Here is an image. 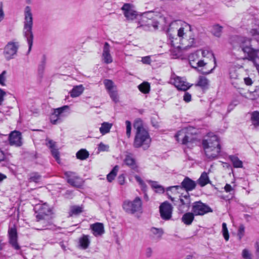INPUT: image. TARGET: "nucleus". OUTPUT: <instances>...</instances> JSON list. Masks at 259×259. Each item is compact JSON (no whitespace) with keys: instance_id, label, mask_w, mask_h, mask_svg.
<instances>
[{"instance_id":"473e14b6","label":"nucleus","mask_w":259,"mask_h":259,"mask_svg":"<svg viewBox=\"0 0 259 259\" xmlns=\"http://www.w3.org/2000/svg\"><path fill=\"white\" fill-rule=\"evenodd\" d=\"M28 180L30 182H34L36 183H38L41 178V176L37 172H33L29 175Z\"/></svg>"},{"instance_id":"bf43d9fd","label":"nucleus","mask_w":259,"mask_h":259,"mask_svg":"<svg viewBox=\"0 0 259 259\" xmlns=\"http://www.w3.org/2000/svg\"><path fill=\"white\" fill-rule=\"evenodd\" d=\"M185 34V33L184 32V27H181L178 30V34L177 36L179 37L183 38L184 35Z\"/></svg>"},{"instance_id":"6e6552de","label":"nucleus","mask_w":259,"mask_h":259,"mask_svg":"<svg viewBox=\"0 0 259 259\" xmlns=\"http://www.w3.org/2000/svg\"><path fill=\"white\" fill-rule=\"evenodd\" d=\"M190 204L191 198L189 193H186L185 194H182L178 200L176 201V203H174V205L177 206L180 213L187 211L190 207Z\"/></svg>"},{"instance_id":"5fc2aeb1","label":"nucleus","mask_w":259,"mask_h":259,"mask_svg":"<svg viewBox=\"0 0 259 259\" xmlns=\"http://www.w3.org/2000/svg\"><path fill=\"white\" fill-rule=\"evenodd\" d=\"M6 96V92L0 88V105L3 104L4 97Z\"/></svg>"},{"instance_id":"f03ea898","label":"nucleus","mask_w":259,"mask_h":259,"mask_svg":"<svg viewBox=\"0 0 259 259\" xmlns=\"http://www.w3.org/2000/svg\"><path fill=\"white\" fill-rule=\"evenodd\" d=\"M133 126L136 130L133 146L136 148L143 147L144 150L147 149L150 147L151 139L148 132L143 126L142 120L136 119Z\"/></svg>"},{"instance_id":"f3484780","label":"nucleus","mask_w":259,"mask_h":259,"mask_svg":"<svg viewBox=\"0 0 259 259\" xmlns=\"http://www.w3.org/2000/svg\"><path fill=\"white\" fill-rule=\"evenodd\" d=\"M173 79V84L179 90L186 91L191 85L184 80V79L175 74L171 75V80Z\"/></svg>"},{"instance_id":"6e6d98bb","label":"nucleus","mask_w":259,"mask_h":259,"mask_svg":"<svg viewBox=\"0 0 259 259\" xmlns=\"http://www.w3.org/2000/svg\"><path fill=\"white\" fill-rule=\"evenodd\" d=\"M183 99L186 102H189L191 100V94L188 92H186L184 95Z\"/></svg>"},{"instance_id":"13d9d810","label":"nucleus","mask_w":259,"mask_h":259,"mask_svg":"<svg viewBox=\"0 0 259 259\" xmlns=\"http://www.w3.org/2000/svg\"><path fill=\"white\" fill-rule=\"evenodd\" d=\"M151 60L149 56L144 57L142 59V62L145 64H150Z\"/></svg>"},{"instance_id":"ea45409f","label":"nucleus","mask_w":259,"mask_h":259,"mask_svg":"<svg viewBox=\"0 0 259 259\" xmlns=\"http://www.w3.org/2000/svg\"><path fill=\"white\" fill-rule=\"evenodd\" d=\"M150 88V84L148 82H143L138 86L139 90L144 94L149 93Z\"/></svg>"},{"instance_id":"412c9836","label":"nucleus","mask_w":259,"mask_h":259,"mask_svg":"<svg viewBox=\"0 0 259 259\" xmlns=\"http://www.w3.org/2000/svg\"><path fill=\"white\" fill-rule=\"evenodd\" d=\"M124 162L133 170L138 171V166L132 154L128 153L125 155Z\"/></svg>"},{"instance_id":"9d476101","label":"nucleus","mask_w":259,"mask_h":259,"mask_svg":"<svg viewBox=\"0 0 259 259\" xmlns=\"http://www.w3.org/2000/svg\"><path fill=\"white\" fill-rule=\"evenodd\" d=\"M34 209L36 212H37L36 215L37 222L45 220L52 212L50 207L47 203L37 204Z\"/></svg>"},{"instance_id":"20e7f679","label":"nucleus","mask_w":259,"mask_h":259,"mask_svg":"<svg viewBox=\"0 0 259 259\" xmlns=\"http://www.w3.org/2000/svg\"><path fill=\"white\" fill-rule=\"evenodd\" d=\"M33 17L31 12V9L29 6H26L24 9V21L23 29V34L26 39L28 45V50L27 54H29L32 49L33 42V34L32 32Z\"/></svg>"},{"instance_id":"4d7b16f0","label":"nucleus","mask_w":259,"mask_h":259,"mask_svg":"<svg viewBox=\"0 0 259 259\" xmlns=\"http://www.w3.org/2000/svg\"><path fill=\"white\" fill-rule=\"evenodd\" d=\"M117 181L119 184L122 185L124 183L125 177L123 174L119 175L117 178Z\"/></svg>"},{"instance_id":"f257e3e1","label":"nucleus","mask_w":259,"mask_h":259,"mask_svg":"<svg viewBox=\"0 0 259 259\" xmlns=\"http://www.w3.org/2000/svg\"><path fill=\"white\" fill-rule=\"evenodd\" d=\"M251 40V38L236 35L232 37L231 44L234 49L242 51L246 55L243 59L251 61L259 72V49L252 47Z\"/></svg>"},{"instance_id":"6ab92c4d","label":"nucleus","mask_w":259,"mask_h":259,"mask_svg":"<svg viewBox=\"0 0 259 259\" xmlns=\"http://www.w3.org/2000/svg\"><path fill=\"white\" fill-rule=\"evenodd\" d=\"M121 10L123 11L124 16L128 20H134L137 15V12L132 9L130 4H124Z\"/></svg>"},{"instance_id":"b1692460","label":"nucleus","mask_w":259,"mask_h":259,"mask_svg":"<svg viewBox=\"0 0 259 259\" xmlns=\"http://www.w3.org/2000/svg\"><path fill=\"white\" fill-rule=\"evenodd\" d=\"M197 182L198 184L202 187L205 186L207 184H210L211 183L207 173L205 171L201 174L200 178L197 180Z\"/></svg>"},{"instance_id":"5701e85b","label":"nucleus","mask_w":259,"mask_h":259,"mask_svg":"<svg viewBox=\"0 0 259 259\" xmlns=\"http://www.w3.org/2000/svg\"><path fill=\"white\" fill-rule=\"evenodd\" d=\"M93 234L95 236H100L104 233V226L100 223H96L91 226Z\"/></svg>"},{"instance_id":"4be33fe9","label":"nucleus","mask_w":259,"mask_h":259,"mask_svg":"<svg viewBox=\"0 0 259 259\" xmlns=\"http://www.w3.org/2000/svg\"><path fill=\"white\" fill-rule=\"evenodd\" d=\"M102 57L105 63L109 64L112 62V57L110 54V46L107 42L104 44Z\"/></svg>"},{"instance_id":"dca6fc26","label":"nucleus","mask_w":259,"mask_h":259,"mask_svg":"<svg viewBox=\"0 0 259 259\" xmlns=\"http://www.w3.org/2000/svg\"><path fill=\"white\" fill-rule=\"evenodd\" d=\"M182 134L180 133H178L175 135L176 139L178 142L181 141L182 144L186 145L188 148L193 146V144L196 141L195 137H194L191 134L188 133L187 134H185L182 140L180 141L179 137Z\"/></svg>"},{"instance_id":"39448f33","label":"nucleus","mask_w":259,"mask_h":259,"mask_svg":"<svg viewBox=\"0 0 259 259\" xmlns=\"http://www.w3.org/2000/svg\"><path fill=\"white\" fill-rule=\"evenodd\" d=\"M122 206L124 211L128 214H134L142 211V202L139 197H136L133 201H124Z\"/></svg>"},{"instance_id":"2eb2a0df","label":"nucleus","mask_w":259,"mask_h":259,"mask_svg":"<svg viewBox=\"0 0 259 259\" xmlns=\"http://www.w3.org/2000/svg\"><path fill=\"white\" fill-rule=\"evenodd\" d=\"M8 139L11 146L19 147L23 144L22 134L19 131H14L11 132L9 135Z\"/></svg>"},{"instance_id":"a19ab883","label":"nucleus","mask_w":259,"mask_h":259,"mask_svg":"<svg viewBox=\"0 0 259 259\" xmlns=\"http://www.w3.org/2000/svg\"><path fill=\"white\" fill-rule=\"evenodd\" d=\"M47 58L45 55L42 56L41 61L38 66V71L39 74H42L45 69Z\"/></svg>"},{"instance_id":"72a5a7b5","label":"nucleus","mask_w":259,"mask_h":259,"mask_svg":"<svg viewBox=\"0 0 259 259\" xmlns=\"http://www.w3.org/2000/svg\"><path fill=\"white\" fill-rule=\"evenodd\" d=\"M119 169L118 165H115L112 170L107 175V180L109 182H111L115 178Z\"/></svg>"},{"instance_id":"49530a36","label":"nucleus","mask_w":259,"mask_h":259,"mask_svg":"<svg viewBox=\"0 0 259 259\" xmlns=\"http://www.w3.org/2000/svg\"><path fill=\"white\" fill-rule=\"evenodd\" d=\"M251 99L255 100L259 97V85L256 86L253 91L250 93Z\"/></svg>"},{"instance_id":"052dcab7","label":"nucleus","mask_w":259,"mask_h":259,"mask_svg":"<svg viewBox=\"0 0 259 259\" xmlns=\"http://www.w3.org/2000/svg\"><path fill=\"white\" fill-rule=\"evenodd\" d=\"M3 3L1 2L0 4V22L3 19L4 17V12L3 9Z\"/></svg>"},{"instance_id":"0e129e2a","label":"nucleus","mask_w":259,"mask_h":259,"mask_svg":"<svg viewBox=\"0 0 259 259\" xmlns=\"http://www.w3.org/2000/svg\"><path fill=\"white\" fill-rule=\"evenodd\" d=\"M224 189L226 192H230L233 190L232 186L228 184H226Z\"/></svg>"},{"instance_id":"f704fd0d","label":"nucleus","mask_w":259,"mask_h":259,"mask_svg":"<svg viewBox=\"0 0 259 259\" xmlns=\"http://www.w3.org/2000/svg\"><path fill=\"white\" fill-rule=\"evenodd\" d=\"M103 83L107 92L116 88V86L112 80L105 79L103 80Z\"/></svg>"},{"instance_id":"2f4dec72","label":"nucleus","mask_w":259,"mask_h":259,"mask_svg":"<svg viewBox=\"0 0 259 259\" xmlns=\"http://www.w3.org/2000/svg\"><path fill=\"white\" fill-rule=\"evenodd\" d=\"M150 232L158 240L161 238V237L164 233L163 230L162 228H157L155 227H152L150 229Z\"/></svg>"},{"instance_id":"de8ad7c7","label":"nucleus","mask_w":259,"mask_h":259,"mask_svg":"<svg viewBox=\"0 0 259 259\" xmlns=\"http://www.w3.org/2000/svg\"><path fill=\"white\" fill-rule=\"evenodd\" d=\"M126 125V135L127 138H130L131 136L132 124L129 120L125 121Z\"/></svg>"},{"instance_id":"a18cd8bd","label":"nucleus","mask_w":259,"mask_h":259,"mask_svg":"<svg viewBox=\"0 0 259 259\" xmlns=\"http://www.w3.org/2000/svg\"><path fill=\"white\" fill-rule=\"evenodd\" d=\"M249 34L254 37V39L259 42V31L256 29H251Z\"/></svg>"},{"instance_id":"79ce46f5","label":"nucleus","mask_w":259,"mask_h":259,"mask_svg":"<svg viewBox=\"0 0 259 259\" xmlns=\"http://www.w3.org/2000/svg\"><path fill=\"white\" fill-rule=\"evenodd\" d=\"M70 211L72 214L77 215L82 212V207L79 206H73L71 208Z\"/></svg>"},{"instance_id":"c03bdc74","label":"nucleus","mask_w":259,"mask_h":259,"mask_svg":"<svg viewBox=\"0 0 259 259\" xmlns=\"http://www.w3.org/2000/svg\"><path fill=\"white\" fill-rule=\"evenodd\" d=\"M201 54H202V56L203 57H207V56H209L208 57L210 56V57H212L213 60L214 64H216V59H215L214 55L212 52H210L208 50H202L201 51Z\"/></svg>"},{"instance_id":"7c9ffc66","label":"nucleus","mask_w":259,"mask_h":259,"mask_svg":"<svg viewBox=\"0 0 259 259\" xmlns=\"http://www.w3.org/2000/svg\"><path fill=\"white\" fill-rule=\"evenodd\" d=\"M112 126V123L109 122H104L102 123L101 126L100 127V132L103 135H105L110 132V130Z\"/></svg>"},{"instance_id":"ddd939ff","label":"nucleus","mask_w":259,"mask_h":259,"mask_svg":"<svg viewBox=\"0 0 259 259\" xmlns=\"http://www.w3.org/2000/svg\"><path fill=\"white\" fill-rule=\"evenodd\" d=\"M173 207L167 201L162 203L159 206V212L161 218L165 221L169 220L172 217Z\"/></svg>"},{"instance_id":"c9c22d12","label":"nucleus","mask_w":259,"mask_h":259,"mask_svg":"<svg viewBox=\"0 0 259 259\" xmlns=\"http://www.w3.org/2000/svg\"><path fill=\"white\" fill-rule=\"evenodd\" d=\"M158 26V23L157 21H154L152 20H149L147 24L146 25H141L140 27H144L145 30H150L151 27H153L154 29H157Z\"/></svg>"},{"instance_id":"e433bc0d","label":"nucleus","mask_w":259,"mask_h":259,"mask_svg":"<svg viewBox=\"0 0 259 259\" xmlns=\"http://www.w3.org/2000/svg\"><path fill=\"white\" fill-rule=\"evenodd\" d=\"M223 27L218 24L214 25L212 26L211 32L214 36L220 37L222 34Z\"/></svg>"},{"instance_id":"aec40b11","label":"nucleus","mask_w":259,"mask_h":259,"mask_svg":"<svg viewBox=\"0 0 259 259\" xmlns=\"http://www.w3.org/2000/svg\"><path fill=\"white\" fill-rule=\"evenodd\" d=\"M46 145L51 149L52 155L56 159L58 163H60V152L56 148V142L52 140H49Z\"/></svg>"},{"instance_id":"e2e57ef3","label":"nucleus","mask_w":259,"mask_h":259,"mask_svg":"<svg viewBox=\"0 0 259 259\" xmlns=\"http://www.w3.org/2000/svg\"><path fill=\"white\" fill-rule=\"evenodd\" d=\"M255 248L256 250L255 252V255L256 257V259H259V243L258 242L255 243Z\"/></svg>"},{"instance_id":"c85d7f7f","label":"nucleus","mask_w":259,"mask_h":259,"mask_svg":"<svg viewBox=\"0 0 259 259\" xmlns=\"http://www.w3.org/2000/svg\"><path fill=\"white\" fill-rule=\"evenodd\" d=\"M229 158L232 162L234 167L242 168L243 167V163L242 161L239 160L237 156L235 155H230Z\"/></svg>"},{"instance_id":"37998d69","label":"nucleus","mask_w":259,"mask_h":259,"mask_svg":"<svg viewBox=\"0 0 259 259\" xmlns=\"http://www.w3.org/2000/svg\"><path fill=\"white\" fill-rule=\"evenodd\" d=\"M222 232L225 239L228 241L229 239V235L227 227V224L225 223H223L222 224Z\"/></svg>"},{"instance_id":"393cba45","label":"nucleus","mask_w":259,"mask_h":259,"mask_svg":"<svg viewBox=\"0 0 259 259\" xmlns=\"http://www.w3.org/2000/svg\"><path fill=\"white\" fill-rule=\"evenodd\" d=\"M195 214L193 212H186L182 218V221L187 225H190L192 224L194 219Z\"/></svg>"},{"instance_id":"8fccbe9b","label":"nucleus","mask_w":259,"mask_h":259,"mask_svg":"<svg viewBox=\"0 0 259 259\" xmlns=\"http://www.w3.org/2000/svg\"><path fill=\"white\" fill-rule=\"evenodd\" d=\"M135 178L136 180L139 183V184L141 185L142 188V190H145V189L147 187L146 185L144 182V181L142 180L141 177L138 175H136L135 176Z\"/></svg>"},{"instance_id":"423d86ee","label":"nucleus","mask_w":259,"mask_h":259,"mask_svg":"<svg viewBox=\"0 0 259 259\" xmlns=\"http://www.w3.org/2000/svg\"><path fill=\"white\" fill-rule=\"evenodd\" d=\"M70 114L69 107L64 105L62 107L54 109L53 112L50 115V121L53 124L61 123Z\"/></svg>"},{"instance_id":"f8f14e48","label":"nucleus","mask_w":259,"mask_h":259,"mask_svg":"<svg viewBox=\"0 0 259 259\" xmlns=\"http://www.w3.org/2000/svg\"><path fill=\"white\" fill-rule=\"evenodd\" d=\"M67 181L73 187L80 188L83 184L82 179L79 177L75 172L68 171L64 172Z\"/></svg>"},{"instance_id":"774afa93","label":"nucleus","mask_w":259,"mask_h":259,"mask_svg":"<svg viewBox=\"0 0 259 259\" xmlns=\"http://www.w3.org/2000/svg\"><path fill=\"white\" fill-rule=\"evenodd\" d=\"M149 182L151 183V187L154 189L157 188L159 185L157 184V182L156 181H149Z\"/></svg>"},{"instance_id":"7ed1b4c3","label":"nucleus","mask_w":259,"mask_h":259,"mask_svg":"<svg viewBox=\"0 0 259 259\" xmlns=\"http://www.w3.org/2000/svg\"><path fill=\"white\" fill-rule=\"evenodd\" d=\"M206 157L211 160L217 158L221 153V146L218 136L213 135L202 142Z\"/></svg>"},{"instance_id":"58836bf2","label":"nucleus","mask_w":259,"mask_h":259,"mask_svg":"<svg viewBox=\"0 0 259 259\" xmlns=\"http://www.w3.org/2000/svg\"><path fill=\"white\" fill-rule=\"evenodd\" d=\"M110 98L112 101L115 103H117L119 101V98L117 88L108 92Z\"/></svg>"},{"instance_id":"c756f323","label":"nucleus","mask_w":259,"mask_h":259,"mask_svg":"<svg viewBox=\"0 0 259 259\" xmlns=\"http://www.w3.org/2000/svg\"><path fill=\"white\" fill-rule=\"evenodd\" d=\"M76 156L77 159L80 160H85L89 156V153L85 149H81L76 153Z\"/></svg>"},{"instance_id":"1a4fd4ad","label":"nucleus","mask_w":259,"mask_h":259,"mask_svg":"<svg viewBox=\"0 0 259 259\" xmlns=\"http://www.w3.org/2000/svg\"><path fill=\"white\" fill-rule=\"evenodd\" d=\"M196 187V182L192 180L190 178L186 177L182 182L181 185L168 187L166 188V190L170 191L174 188L176 190H178L179 188H181L185 190L186 191V193H189V191H191L195 189Z\"/></svg>"},{"instance_id":"338daca9","label":"nucleus","mask_w":259,"mask_h":259,"mask_svg":"<svg viewBox=\"0 0 259 259\" xmlns=\"http://www.w3.org/2000/svg\"><path fill=\"white\" fill-rule=\"evenodd\" d=\"M156 189V192L157 193H164V188L161 186V185H159V186L157 188L155 189Z\"/></svg>"},{"instance_id":"a878e982","label":"nucleus","mask_w":259,"mask_h":259,"mask_svg":"<svg viewBox=\"0 0 259 259\" xmlns=\"http://www.w3.org/2000/svg\"><path fill=\"white\" fill-rule=\"evenodd\" d=\"M90 244V241L88 235H83L79 239V245L82 249H87Z\"/></svg>"},{"instance_id":"3c124183","label":"nucleus","mask_w":259,"mask_h":259,"mask_svg":"<svg viewBox=\"0 0 259 259\" xmlns=\"http://www.w3.org/2000/svg\"><path fill=\"white\" fill-rule=\"evenodd\" d=\"M6 73H7L6 71L4 70L0 74V84H1L3 86H5L6 85L5 82L6 79Z\"/></svg>"},{"instance_id":"09e8293b","label":"nucleus","mask_w":259,"mask_h":259,"mask_svg":"<svg viewBox=\"0 0 259 259\" xmlns=\"http://www.w3.org/2000/svg\"><path fill=\"white\" fill-rule=\"evenodd\" d=\"M245 227L243 225L241 224L239 226L237 235L239 240H241L244 234Z\"/></svg>"},{"instance_id":"cd10ccee","label":"nucleus","mask_w":259,"mask_h":259,"mask_svg":"<svg viewBox=\"0 0 259 259\" xmlns=\"http://www.w3.org/2000/svg\"><path fill=\"white\" fill-rule=\"evenodd\" d=\"M250 120L255 128L259 127V111H255L251 113Z\"/></svg>"},{"instance_id":"4468645a","label":"nucleus","mask_w":259,"mask_h":259,"mask_svg":"<svg viewBox=\"0 0 259 259\" xmlns=\"http://www.w3.org/2000/svg\"><path fill=\"white\" fill-rule=\"evenodd\" d=\"M19 45L18 42H9L4 49V55L7 60H10L14 58L18 51Z\"/></svg>"},{"instance_id":"bb28decb","label":"nucleus","mask_w":259,"mask_h":259,"mask_svg":"<svg viewBox=\"0 0 259 259\" xmlns=\"http://www.w3.org/2000/svg\"><path fill=\"white\" fill-rule=\"evenodd\" d=\"M84 91V87L82 85H76L73 87L70 92V96L74 98L80 96Z\"/></svg>"},{"instance_id":"0eeeda50","label":"nucleus","mask_w":259,"mask_h":259,"mask_svg":"<svg viewBox=\"0 0 259 259\" xmlns=\"http://www.w3.org/2000/svg\"><path fill=\"white\" fill-rule=\"evenodd\" d=\"M197 56L198 55L196 53L192 54L189 56L190 64L191 66L195 69L197 71L203 74H209L212 73L216 66V64H214L213 68L209 69L208 68L207 63L205 62L202 60H200L197 63H196V66H193L191 62L194 61L195 57H197Z\"/></svg>"},{"instance_id":"864d4df0","label":"nucleus","mask_w":259,"mask_h":259,"mask_svg":"<svg viewBox=\"0 0 259 259\" xmlns=\"http://www.w3.org/2000/svg\"><path fill=\"white\" fill-rule=\"evenodd\" d=\"M109 147L107 145H105L103 143H100L98 146V150L100 151H108Z\"/></svg>"},{"instance_id":"4c0bfd02","label":"nucleus","mask_w":259,"mask_h":259,"mask_svg":"<svg viewBox=\"0 0 259 259\" xmlns=\"http://www.w3.org/2000/svg\"><path fill=\"white\" fill-rule=\"evenodd\" d=\"M208 84V79L204 76H200L199 77L198 81L196 85L201 87V88H205L207 87Z\"/></svg>"},{"instance_id":"9b49d317","label":"nucleus","mask_w":259,"mask_h":259,"mask_svg":"<svg viewBox=\"0 0 259 259\" xmlns=\"http://www.w3.org/2000/svg\"><path fill=\"white\" fill-rule=\"evenodd\" d=\"M192 211L196 215H203L212 212V209L208 205L199 201L193 203Z\"/></svg>"},{"instance_id":"a211bd4d","label":"nucleus","mask_w":259,"mask_h":259,"mask_svg":"<svg viewBox=\"0 0 259 259\" xmlns=\"http://www.w3.org/2000/svg\"><path fill=\"white\" fill-rule=\"evenodd\" d=\"M9 242L12 246L16 250L20 249V246L17 242V233L15 228H12L8 231Z\"/></svg>"},{"instance_id":"69168bd1","label":"nucleus","mask_w":259,"mask_h":259,"mask_svg":"<svg viewBox=\"0 0 259 259\" xmlns=\"http://www.w3.org/2000/svg\"><path fill=\"white\" fill-rule=\"evenodd\" d=\"M245 83L247 85H251L252 83V80L249 77H245L244 78Z\"/></svg>"},{"instance_id":"603ef678","label":"nucleus","mask_w":259,"mask_h":259,"mask_svg":"<svg viewBox=\"0 0 259 259\" xmlns=\"http://www.w3.org/2000/svg\"><path fill=\"white\" fill-rule=\"evenodd\" d=\"M242 257L244 259H252L251 254L249 251L246 249H244L242 250Z\"/></svg>"},{"instance_id":"680f3d73","label":"nucleus","mask_w":259,"mask_h":259,"mask_svg":"<svg viewBox=\"0 0 259 259\" xmlns=\"http://www.w3.org/2000/svg\"><path fill=\"white\" fill-rule=\"evenodd\" d=\"M152 254V250L150 247H148L146 249L145 255L147 257H150Z\"/></svg>"}]
</instances>
